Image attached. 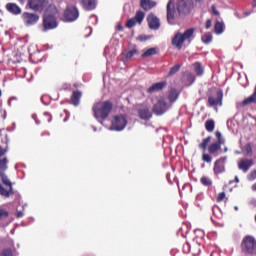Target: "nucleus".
Instances as JSON below:
<instances>
[{
    "mask_svg": "<svg viewBox=\"0 0 256 256\" xmlns=\"http://www.w3.org/2000/svg\"><path fill=\"white\" fill-rule=\"evenodd\" d=\"M6 9L9 11V13H12L13 15H20L21 8L15 4V3H7Z\"/></svg>",
    "mask_w": 256,
    "mask_h": 256,
    "instance_id": "obj_26",
    "label": "nucleus"
},
{
    "mask_svg": "<svg viewBox=\"0 0 256 256\" xmlns=\"http://www.w3.org/2000/svg\"><path fill=\"white\" fill-rule=\"evenodd\" d=\"M171 107V104H169L165 98H159L156 104H154L152 111L156 116H162L167 113Z\"/></svg>",
    "mask_w": 256,
    "mask_h": 256,
    "instance_id": "obj_5",
    "label": "nucleus"
},
{
    "mask_svg": "<svg viewBox=\"0 0 256 256\" xmlns=\"http://www.w3.org/2000/svg\"><path fill=\"white\" fill-rule=\"evenodd\" d=\"M22 19H23L24 24L27 27H30V26H34L35 24H37V22L39 21V15L35 14V13L24 12L22 14Z\"/></svg>",
    "mask_w": 256,
    "mask_h": 256,
    "instance_id": "obj_11",
    "label": "nucleus"
},
{
    "mask_svg": "<svg viewBox=\"0 0 256 256\" xmlns=\"http://www.w3.org/2000/svg\"><path fill=\"white\" fill-rule=\"evenodd\" d=\"M57 13L58 8L54 4H51L46 9L45 15H52L53 17H56Z\"/></svg>",
    "mask_w": 256,
    "mask_h": 256,
    "instance_id": "obj_31",
    "label": "nucleus"
},
{
    "mask_svg": "<svg viewBox=\"0 0 256 256\" xmlns=\"http://www.w3.org/2000/svg\"><path fill=\"white\" fill-rule=\"evenodd\" d=\"M82 92L80 90H74L72 92V96H70V102L74 105V107H77L80 105V100L82 98Z\"/></svg>",
    "mask_w": 256,
    "mask_h": 256,
    "instance_id": "obj_24",
    "label": "nucleus"
},
{
    "mask_svg": "<svg viewBox=\"0 0 256 256\" xmlns=\"http://www.w3.org/2000/svg\"><path fill=\"white\" fill-rule=\"evenodd\" d=\"M137 113L140 119L148 121L153 117L150 108L144 105H140L137 109Z\"/></svg>",
    "mask_w": 256,
    "mask_h": 256,
    "instance_id": "obj_16",
    "label": "nucleus"
},
{
    "mask_svg": "<svg viewBox=\"0 0 256 256\" xmlns=\"http://www.w3.org/2000/svg\"><path fill=\"white\" fill-rule=\"evenodd\" d=\"M225 26L222 22L217 21L215 24V32L220 35L224 32Z\"/></svg>",
    "mask_w": 256,
    "mask_h": 256,
    "instance_id": "obj_34",
    "label": "nucleus"
},
{
    "mask_svg": "<svg viewBox=\"0 0 256 256\" xmlns=\"http://www.w3.org/2000/svg\"><path fill=\"white\" fill-rule=\"evenodd\" d=\"M221 144L214 142L208 146V152L211 155L217 156L219 151H222Z\"/></svg>",
    "mask_w": 256,
    "mask_h": 256,
    "instance_id": "obj_27",
    "label": "nucleus"
},
{
    "mask_svg": "<svg viewBox=\"0 0 256 256\" xmlns=\"http://www.w3.org/2000/svg\"><path fill=\"white\" fill-rule=\"evenodd\" d=\"M64 17L66 21L68 22H74L79 17V10L76 6H69L66 7V10L64 12Z\"/></svg>",
    "mask_w": 256,
    "mask_h": 256,
    "instance_id": "obj_10",
    "label": "nucleus"
},
{
    "mask_svg": "<svg viewBox=\"0 0 256 256\" xmlns=\"http://www.w3.org/2000/svg\"><path fill=\"white\" fill-rule=\"evenodd\" d=\"M9 244H10L11 247H14V242H13L12 239L9 240Z\"/></svg>",
    "mask_w": 256,
    "mask_h": 256,
    "instance_id": "obj_49",
    "label": "nucleus"
},
{
    "mask_svg": "<svg viewBox=\"0 0 256 256\" xmlns=\"http://www.w3.org/2000/svg\"><path fill=\"white\" fill-rule=\"evenodd\" d=\"M175 9L176 7L174 6L173 2L169 0L167 4V23L171 26L175 24Z\"/></svg>",
    "mask_w": 256,
    "mask_h": 256,
    "instance_id": "obj_18",
    "label": "nucleus"
},
{
    "mask_svg": "<svg viewBox=\"0 0 256 256\" xmlns=\"http://www.w3.org/2000/svg\"><path fill=\"white\" fill-rule=\"evenodd\" d=\"M211 25H212L211 20H207V21H206V29H207V30L210 29V28H211Z\"/></svg>",
    "mask_w": 256,
    "mask_h": 256,
    "instance_id": "obj_44",
    "label": "nucleus"
},
{
    "mask_svg": "<svg viewBox=\"0 0 256 256\" xmlns=\"http://www.w3.org/2000/svg\"><path fill=\"white\" fill-rule=\"evenodd\" d=\"M196 78L194 76V74L189 73L187 74V82L189 83V85H192L195 82Z\"/></svg>",
    "mask_w": 256,
    "mask_h": 256,
    "instance_id": "obj_40",
    "label": "nucleus"
},
{
    "mask_svg": "<svg viewBox=\"0 0 256 256\" xmlns=\"http://www.w3.org/2000/svg\"><path fill=\"white\" fill-rule=\"evenodd\" d=\"M23 217V213L21 211L17 212V218Z\"/></svg>",
    "mask_w": 256,
    "mask_h": 256,
    "instance_id": "obj_47",
    "label": "nucleus"
},
{
    "mask_svg": "<svg viewBox=\"0 0 256 256\" xmlns=\"http://www.w3.org/2000/svg\"><path fill=\"white\" fill-rule=\"evenodd\" d=\"M251 190H252L253 192H256V183H254V184L251 186Z\"/></svg>",
    "mask_w": 256,
    "mask_h": 256,
    "instance_id": "obj_46",
    "label": "nucleus"
},
{
    "mask_svg": "<svg viewBox=\"0 0 256 256\" xmlns=\"http://www.w3.org/2000/svg\"><path fill=\"white\" fill-rule=\"evenodd\" d=\"M48 3H49L48 0H28L27 7L32 11L42 13L45 7H47Z\"/></svg>",
    "mask_w": 256,
    "mask_h": 256,
    "instance_id": "obj_8",
    "label": "nucleus"
},
{
    "mask_svg": "<svg viewBox=\"0 0 256 256\" xmlns=\"http://www.w3.org/2000/svg\"><path fill=\"white\" fill-rule=\"evenodd\" d=\"M205 128H206V130L209 133L213 132L214 129H215V122H214V120L210 119V120L206 121Z\"/></svg>",
    "mask_w": 256,
    "mask_h": 256,
    "instance_id": "obj_33",
    "label": "nucleus"
},
{
    "mask_svg": "<svg viewBox=\"0 0 256 256\" xmlns=\"http://www.w3.org/2000/svg\"><path fill=\"white\" fill-rule=\"evenodd\" d=\"M194 28H189L184 31V33L177 32L174 37L172 38L171 44L177 50H181L183 47V43L188 42L189 44L194 39Z\"/></svg>",
    "mask_w": 256,
    "mask_h": 256,
    "instance_id": "obj_3",
    "label": "nucleus"
},
{
    "mask_svg": "<svg viewBox=\"0 0 256 256\" xmlns=\"http://www.w3.org/2000/svg\"><path fill=\"white\" fill-rule=\"evenodd\" d=\"M140 7L143 11H151V9L157 7V2L153 0H140Z\"/></svg>",
    "mask_w": 256,
    "mask_h": 256,
    "instance_id": "obj_23",
    "label": "nucleus"
},
{
    "mask_svg": "<svg viewBox=\"0 0 256 256\" xmlns=\"http://www.w3.org/2000/svg\"><path fill=\"white\" fill-rule=\"evenodd\" d=\"M240 251L246 256L256 255V238L252 235H246L240 243Z\"/></svg>",
    "mask_w": 256,
    "mask_h": 256,
    "instance_id": "obj_4",
    "label": "nucleus"
},
{
    "mask_svg": "<svg viewBox=\"0 0 256 256\" xmlns=\"http://www.w3.org/2000/svg\"><path fill=\"white\" fill-rule=\"evenodd\" d=\"M196 1H201V0H196Z\"/></svg>",
    "mask_w": 256,
    "mask_h": 256,
    "instance_id": "obj_57",
    "label": "nucleus"
},
{
    "mask_svg": "<svg viewBox=\"0 0 256 256\" xmlns=\"http://www.w3.org/2000/svg\"><path fill=\"white\" fill-rule=\"evenodd\" d=\"M42 135H43V136H50V133L44 132Z\"/></svg>",
    "mask_w": 256,
    "mask_h": 256,
    "instance_id": "obj_50",
    "label": "nucleus"
},
{
    "mask_svg": "<svg viewBox=\"0 0 256 256\" xmlns=\"http://www.w3.org/2000/svg\"><path fill=\"white\" fill-rule=\"evenodd\" d=\"M251 103H256V85L254 87V92L242 101V106H247Z\"/></svg>",
    "mask_w": 256,
    "mask_h": 256,
    "instance_id": "obj_29",
    "label": "nucleus"
},
{
    "mask_svg": "<svg viewBox=\"0 0 256 256\" xmlns=\"http://www.w3.org/2000/svg\"><path fill=\"white\" fill-rule=\"evenodd\" d=\"M58 27L57 18L50 14H45L43 17V28L44 31L54 30Z\"/></svg>",
    "mask_w": 256,
    "mask_h": 256,
    "instance_id": "obj_9",
    "label": "nucleus"
},
{
    "mask_svg": "<svg viewBox=\"0 0 256 256\" xmlns=\"http://www.w3.org/2000/svg\"><path fill=\"white\" fill-rule=\"evenodd\" d=\"M113 110V102L105 100L104 102H95L92 107L94 118L97 120H106Z\"/></svg>",
    "mask_w": 256,
    "mask_h": 256,
    "instance_id": "obj_2",
    "label": "nucleus"
},
{
    "mask_svg": "<svg viewBox=\"0 0 256 256\" xmlns=\"http://www.w3.org/2000/svg\"><path fill=\"white\" fill-rule=\"evenodd\" d=\"M0 256H14V251L12 248H4L1 250Z\"/></svg>",
    "mask_w": 256,
    "mask_h": 256,
    "instance_id": "obj_38",
    "label": "nucleus"
},
{
    "mask_svg": "<svg viewBox=\"0 0 256 256\" xmlns=\"http://www.w3.org/2000/svg\"><path fill=\"white\" fill-rule=\"evenodd\" d=\"M179 92L176 90V88H171L169 94H168V100L172 106V104L178 99L179 97Z\"/></svg>",
    "mask_w": 256,
    "mask_h": 256,
    "instance_id": "obj_28",
    "label": "nucleus"
},
{
    "mask_svg": "<svg viewBox=\"0 0 256 256\" xmlns=\"http://www.w3.org/2000/svg\"><path fill=\"white\" fill-rule=\"evenodd\" d=\"M138 54H139V51L136 47L122 52V56L124 57L125 61H131L133 57Z\"/></svg>",
    "mask_w": 256,
    "mask_h": 256,
    "instance_id": "obj_25",
    "label": "nucleus"
},
{
    "mask_svg": "<svg viewBox=\"0 0 256 256\" xmlns=\"http://www.w3.org/2000/svg\"><path fill=\"white\" fill-rule=\"evenodd\" d=\"M80 5L84 11H94L97 8L98 0H80Z\"/></svg>",
    "mask_w": 256,
    "mask_h": 256,
    "instance_id": "obj_20",
    "label": "nucleus"
},
{
    "mask_svg": "<svg viewBox=\"0 0 256 256\" xmlns=\"http://www.w3.org/2000/svg\"><path fill=\"white\" fill-rule=\"evenodd\" d=\"M211 41H212V35L210 33H207L202 36V42L204 44H209V43H211Z\"/></svg>",
    "mask_w": 256,
    "mask_h": 256,
    "instance_id": "obj_39",
    "label": "nucleus"
},
{
    "mask_svg": "<svg viewBox=\"0 0 256 256\" xmlns=\"http://www.w3.org/2000/svg\"><path fill=\"white\" fill-rule=\"evenodd\" d=\"M49 122H51V119H49Z\"/></svg>",
    "mask_w": 256,
    "mask_h": 256,
    "instance_id": "obj_56",
    "label": "nucleus"
},
{
    "mask_svg": "<svg viewBox=\"0 0 256 256\" xmlns=\"http://www.w3.org/2000/svg\"><path fill=\"white\" fill-rule=\"evenodd\" d=\"M234 181H236V183H239V178H238V176H236V177L234 178Z\"/></svg>",
    "mask_w": 256,
    "mask_h": 256,
    "instance_id": "obj_51",
    "label": "nucleus"
},
{
    "mask_svg": "<svg viewBox=\"0 0 256 256\" xmlns=\"http://www.w3.org/2000/svg\"><path fill=\"white\" fill-rule=\"evenodd\" d=\"M194 72L197 76H202L204 74V68L202 66V63L197 61L193 63Z\"/></svg>",
    "mask_w": 256,
    "mask_h": 256,
    "instance_id": "obj_30",
    "label": "nucleus"
},
{
    "mask_svg": "<svg viewBox=\"0 0 256 256\" xmlns=\"http://www.w3.org/2000/svg\"><path fill=\"white\" fill-rule=\"evenodd\" d=\"M208 105L210 107L222 106L223 105V92L222 90H217L216 98L214 96H209Z\"/></svg>",
    "mask_w": 256,
    "mask_h": 256,
    "instance_id": "obj_13",
    "label": "nucleus"
},
{
    "mask_svg": "<svg viewBox=\"0 0 256 256\" xmlns=\"http://www.w3.org/2000/svg\"><path fill=\"white\" fill-rule=\"evenodd\" d=\"M215 135H216V138H217V142L216 143L221 145V146L225 145L226 140L223 137L222 133L220 131H216Z\"/></svg>",
    "mask_w": 256,
    "mask_h": 256,
    "instance_id": "obj_35",
    "label": "nucleus"
},
{
    "mask_svg": "<svg viewBox=\"0 0 256 256\" xmlns=\"http://www.w3.org/2000/svg\"><path fill=\"white\" fill-rule=\"evenodd\" d=\"M212 11L214 13V15H220V13L216 10V7L215 6H212Z\"/></svg>",
    "mask_w": 256,
    "mask_h": 256,
    "instance_id": "obj_45",
    "label": "nucleus"
},
{
    "mask_svg": "<svg viewBox=\"0 0 256 256\" xmlns=\"http://www.w3.org/2000/svg\"><path fill=\"white\" fill-rule=\"evenodd\" d=\"M225 198H226L225 192H221V193H219V195L217 197V202L221 203V202H223L225 200Z\"/></svg>",
    "mask_w": 256,
    "mask_h": 256,
    "instance_id": "obj_43",
    "label": "nucleus"
},
{
    "mask_svg": "<svg viewBox=\"0 0 256 256\" xmlns=\"http://www.w3.org/2000/svg\"><path fill=\"white\" fill-rule=\"evenodd\" d=\"M253 164L254 162L252 159H240V161H238V169L244 171V173H247Z\"/></svg>",
    "mask_w": 256,
    "mask_h": 256,
    "instance_id": "obj_21",
    "label": "nucleus"
},
{
    "mask_svg": "<svg viewBox=\"0 0 256 256\" xmlns=\"http://www.w3.org/2000/svg\"><path fill=\"white\" fill-rule=\"evenodd\" d=\"M212 137L208 136L207 138L203 139L202 143L199 144V148L203 150L204 154L202 155V160L207 163L212 162V157L209 154H206L207 146L211 141Z\"/></svg>",
    "mask_w": 256,
    "mask_h": 256,
    "instance_id": "obj_15",
    "label": "nucleus"
},
{
    "mask_svg": "<svg viewBox=\"0 0 256 256\" xmlns=\"http://www.w3.org/2000/svg\"><path fill=\"white\" fill-rule=\"evenodd\" d=\"M200 183H202V185H204L205 187H211V185H213L212 180L207 176H203L200 179Z\"/></svg>",
    "mask_w": 256,
    "mask_h": 256,
    "instance_id": "obj_36",
    "label": "nucleus"
},
{
    "mask_svg": "<svg viewBox=\"0 0 256 256\" xmlns=\"http://www.w3.org/2000/svg\"><path fill=\"white\" fill-rule=\"evenodd\" d=\"M227 160V157H221L219 159H217L214 163V174L215 175H221V173H225L226 168H225V162Z\"/></svg>",
    "mask_w": 256,
    "mask_h": 256,
    "instance_id": "obj_14",
    "label": "nucleus"
},
{
    "mask_svg": "<svg viewBox=\"0 0 256 256\" xmlns=\"http://www.w3.org/2000/svg\"><path fill=\"white\" fill-rule=\"evenodd\" d=\"M156 54H157V49H155V48H149V49L145 50V51L142 53L141 57H142V58H148V57H151V56L156 55Z\"/></svg>",
    "mask_w": 256,
    "mask_h": 256,
    "instance_id": "obj_32",
    "label": "nucleus"
},
{
    "mask_svg": "<svg viewBox=\"0 0 256 256\" xmlns=\"http://www.w3.org/2000/svg\"><path fill=\"white\" fill-rule=\"evenodd\" d=\"M128 120L124 115L114 116L111 120V130L122 131L126 128Z\"/></svg>",
    "mask_w": 256,
    "mask_h": 256,
    "instance_id": "obj_6",
    "label": "nucleus"
},
{
    "mask_svg": "<svg viewBox=\"0 0 256 256\" xmlns=\"http://www.w3.org/2000/svg\"><path fill=\"white\" fill-rule=\"evenodd\" d=\"M254 220H255V223H256V214H255Z\"/></svg>",
    "mask_w": 256,
    "mask_h": 256,
    "instance_id": "obj_55",
    "label": "nucleus"
},
{
    "mask_svg": "<svg viewBox=\"0 0 256 256\" xmlns=\"http://www.w3.org/2000/svg\"><path fill=\"white\" fill-rule=\"evenodd\" d=\"M255 179H256V170H252L248 174V181H255Z\"/></svg>",
    "mask_w": 256,
    "mask_h": 256,
    "instance_id": "obj_42",
    "label": "nucleus"
},
{
    "mask_svg": "<svg viewBox=\"0 0 256 256\" xmlns=\"http://www.w3.org/2000/svg\"><path fill=\"white\" fill-rule=\"evenodd\" d=\"M180 68H181L180 64H176L172 66L170 71L168 72V77L175 75L177 72H179Z\"/></svg>",
    "mask_w": 256,
    "mask_h": 256,
    "instance_id": "obj_37",
    "label": "nucleus"
},
{
    "mask_svg": "<svg viewBox=\"0 0 256 256\" xmlns=\"http://www.w3.org/2000/svg\"><path fill=\"white\" fill-rule=\"evenodd\" d=\"M246 154L251 155L253 153V146L251 143L246 144L245 147Z\"/></svg>",
    "mask_w": 256,
    "mask_h": 256,
    "instance_id": "obj_41",
    "label": "nucleus"
},
{
    "mask_svg": "<svg viewBox=\"0 0 256 256\" xmlns=\"http://www.w3.org/2000/svg\"><path fill=\"white\" fill-rule=\"evenodd\" d=\"M165 87H167V81L156 82V83H153V84L147 89V93H148V94H153V93H155V92H160V91H163V89H165Z\"/></svg>",
    "mask_w": 256,
    "mask_h": 256,
    "instance_id": "obj_19",
    "label": "nucleus"
},
{
    "mask_svg": "<svg viewBox=\"0 0 256 256\" xmlns=\"http://www.w3.org/2000/svg\"><path fill=\"white\" fill-rule=\"evenodd\" d=\"M10 212L0 207V228H6L8 226V222L6 220L9 218Z\"/></svg>",
    "mask_w": 256,
    "mask_h": 256,
    "instance_id": "obj_22",
    "label": "nucleus"
},
{
    "mask_svg": "<svg viewBox=\"0 0 256 256\" xmlns=\"http://www.w3.org/2000/svg\"><path fill=\"white\" fill-rule=\"evenodd\" d=\"M147 22L150 30H159L161 27V22L155 14L151 13L147 16Z\"/></svg>",
    "mask_w": 256,
    "mask_h": 256,
    "instance_id": "obj_17",
    "label": "nucleus"
},
{
    "mask_svg": "<svg viewBox=\"0 0 256 256\" xmlns=\"http://www.w3.org/2000/svg\"><path fill=\"white\" fill-rule=\"evenodd\" d=\"M173 6L178 11L179 15H187L189 13V8L185 2V0H171Z\"/></svg>",
    "mask_w": 256,
    "mask_h": 256,
    "instance_id": "obj_12",
    "label": "nucleus"
},
{
    "mask_svg": "<svg viewBox=\"0 0 256 256\" xmlns=\"http://www.w3.org/2000/svg\"><path fill=\"white\" fill-rule=\"evenodd\" d=\"M146 17L145 12L138 10L133 18L127 20L125 27L127 29L134 28L137 24L142 25Z\"/></svg>",
    "mask_w": 256,
    "mask_h": 256,
    "instance_id": "obj_7",
    "label": "nucleus"
},
{
    "mask_svg": "<svg viewBox=\"0 0 256 256\" xmlns=\"http://www.w3.org/2000/svg\"><path fill=\"white\" fill-rule=\"evenodd\" d=\"M8 152V149H3L0 146V179L5 187L0 183V196L3 198H10L14 195L12 182L5 175V171L8 168V159L4 156Z\"/></svg>",
    "mask_w": 256,
    "mask_h": 256,
    "instance_id": "obj_1",
    "label": "nucleus"
},
{
    "mask_svg": "<svg viewBox=\"0 0 256 256\" xmlns=\"http://www.w3.org/2000/svg\"><path fill=\"white\" fill-rule=\"evenodd\" d=\"M45 115H47V116L51 117V115H50L49 113H45Z\"/></svg>",
    "mask_w": 256,
    "mask_h": 256,
    "instance_id": "obj_53",
    "label": "nucleus"
},
{
    "mask_svg": "<svg viewBox=\"0 0 256 256\" xmlns=\"http://www.w3.org/2000/svg\"><path fill=\"white\" fill-rule=\"evenodd\" d=\"M8 104H9V106L11 105V100H9Z\"/></svg>",
    "mask_w": 256,
    "mask_h": 256,
    "instance_id": "obj_54",
    "label": "nucleus"
},
{
    "mask_svg": "<svg viewBox=\"0 0 256 256\" xmlns=\"http://www.w3.org/2000/svg\"><path fill=\"white\" fill-rule=\"evenodd\" d=\"M224 152H225V153L228 152V147H225V148H224Z\"/></svg>",
    "mask_w": 256,
    "mask_h": 256,
    "instance_id": "obj_52",
    "label": "nucleus"
},
{
    "mask_svg": "<svg viewBox=\"0 0 256 256\" xmlns=\"http://www.w3.org/2000/svg\"><path fill=\"white\" fill-rule=\"evenodd\" d=\"M117 30H118V31H123V26L118 25V26H117Z\"/></svg>",
    "mask_w": 256,
    "mask_h": 256,
    "instance_id": "obj_48",
    "label": "nucleus"
}]
</instances>
